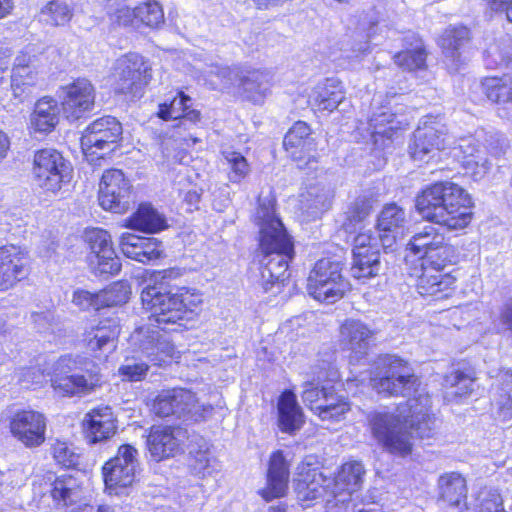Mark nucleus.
Here are the masks:
<instances>
[{"label": "nucleus", "mask_w": 512, "mask_h": 512, "mask_svg": "<svg viewBox=\"0 0 512 512\" xmlns=\"http://www.w3.org/2000/svg\"><path fill=\"white\" fill-rule=\"evenodd\" d=\"M377 374L370 379L372 388L384 397L414 396L398 404L402 412L375 411L368 418V429L376 443L386 453L407 458L414 452L416 439L430 445L438 435L437 417L433 412L432 397L419 393L420 376L411 372L410 362L395 354H380L376 359Z\"/></svg>", "instance_id": "nucleus-1"}, {"label": "nucleus", "mask_w": 512, "mask_h": 512, "mask_svg": "<svg viewBox=\"0 0 512 512\" xmlns=\"http://www.w3.org/2000/svg\"><path fill=\"white\" fill-rule=\"evenodd\" d=\"M407 249L418 256L417 263L410 268L417 293L430 302L452 298L458 289L459 269L446 271V268L460 262L458 248L445 241L437 228L425 226L411 236Z\"/></svg>", "instance_id": "nucleus-2"}, {"label": "nucleus", "mask_w": 512, "mask_h": 512, "mask_svg": "<svg viewBox=\"0 0 512 512\" xmlns=\"http://www.w3.org/2000/svg\"><path fill=\"white\" fill-rule=\"evenodd\" d=\"M183 274L184 270L179 267L155 271L152 281L140 293L142 309L158 328L184 326L195 320L202 310L204 299L200 290L190 286L171 287V281Z\"/></svg>", "instance_id": "nucleus-3"}, {"label": "nucleus", "mask_w": 512, "mask_h": 512, "mask_svg": "<svg viewBox=\"0 0 512 512\" xmlns=\"http://www.w3.org/2000/svg\"><path fill=\"white\" fill-rule=\"evenodd\" d=\"M415 211L422 220L448 232H463L475 218V202L471 194L451 180L434 181L416 194Z\"/></svg>", "instance_id": "nucleus-4"}, {"label": "nucleus", "mask_w": 512, "mask_h": 512, "mask_svg": "<svg viewBox=\"0 0 512 512\" xmlns=\"http://www.w3.org/2000/svg\"><path fill=\"white\" fill-rule=\"evenodd\" d=\"M258 251L262 256V292L275 297L288 285L289 266L295 257L294 241L281 220H274L272 224L260 227Z\"/></svg>", "instance_id": "nucleus-5"}, {"label": "nucleus", "mask_w": 512, "mask_h": 512, "mask_svg": "<svg viewBox=\"0 0 512 512\" xmlns=\"http://www.w3.org/2000/svg\"><path fill=\"white\" fill-rule=\"evenodd\" d=\"M315 375V380L303 383V403L321 421L337 423L344 420L352 408L348 397L336 395L334 385H320L321 382H340L339 370L330 363H323L317 366Z\"/></svg>", "instance_id": "nucleus-6"}, {"label": "nucleus", "mask_w": 512, "mask_h": 512, "mask_svg": "<svg viewBox=\"0 0 512 512\" xmlns=\"http://www.w3.org/2000/svg\"><path fill=\"white\" fill-rule=\"evenodd\" d=\"M49 381L53 391L62 397L88 395L100 388V368L88 357L61 355L52 365Z\"/></svg>", "instance_id": "nucleus-7"}, {"label": "nucleus", "mask_w": 512, "mask_h": 512, "mask_svg": "<svg viewBox=\"0 0 512 512\" xmlns=\"http://www.w3.org/2000/svg\"><path fill=\"white\" fill-rule=\"evenodd\" d=\"M122 135V124L117 118L105 115L93 120L79 139L84 159L91 165H101L120 147Z\"/></svg>", "instance_id": "nucleus-8"}, {"label": "nucleus", "mask_w": 512, "mask_h": 512, "mask_svg": "<svg viewBox=\"0 0 512 512\" xmlns=\"http://www.w3.org/2000/svg\"><path fill=\"white\" fill-rule=\"evenodd\" d=\"M138 450L131 444L118 446L116 454L101 467L104 492L109 496H129L137 486Z\"/></svg>", "instance_id": "nucleus-9"}, {"label": "nucleus", "mask_w": 512, "mask_h": 512, "mask_svg": "<svg viewBox=\"0 0 512 512\" xmlns=\"http://www.w3.org/2000/svg\"><path fill=\"white\" fill-rule=\"evenodd\" d=\"M72 171L70 162L55 148H40L33 154L32 178L44 193H58L71 181Z\"/></svg>", "instance_id": "nucleus-10"}, {"label": "nucleus", "mask_w": 512, "mask_h": 512, "mask_svg": "<svg viewBox=\"0 0 512 512\" xmlns=\"http://www.w3.org/2000/svg\"><path fill=\"white\" fill-rule=\"evenodd\" d=\"M114 75L115 94L139 98L153 79V68L142 54L128 52L116 60Z\"/></svg>", "instance_id": "nucleus-11"}, {"label": "nucleus", "mask_w": 512, "mask_h": 512, "mask_svg": "<svg viewBox=\"0 0 512 512\" xmlns=\"http://www.w3.org/2000/svg\"><path fill=\"white\" fill-rule=\"evenodd\" d=\"M342 270L340 262L329 258L316 261L308 276L309 295L320 302L333 303L340 300L348 289Z\"/></svg>", "instance_id": "nucleus-12"}, {"label": "nucleus", "mask_w": 512, "mask_h": 512, "mask_svg": "<svg viewBox=\"0 0 512 512\" xmlns=\"http://www.w3.org/2000/svg\"><path fill=\"white\" fill-rule=\"evenodd\" d=\"M82 237L89 249L86 261L92 273L100 276H114L121 271L120 258L113 248L112 237L107 230L88 227L83 231Z\"/></svg>", "instance_id": "nucleus-13"}, {"label": "nucleus", "mask_w": 512, "mask_h": 512, "mask_svg": "<svg viewBox=\"0 0 512 512\" xmlns=\"http://www.w3.org/2000/svg\"><path fill=\"white\" fill-rule=\"evenodd\" d=\"M37 61V53L28 47L20 50L11 60L9 87L12 97L18 103L30 100L38 88L40 71Z\"/></svg>", "instance_id": "nucleus-14"}, {"label": "nucleus", "mask_w": 512, "mask_h": 512, "mask_svg": "<svg viewBox=\"0 0 512 512\" xmlns=\"http://www.w3.org/2000/svg\"><path fill=\"white\" fill-rule=\"evenodd\" d=\"M331 484L330 477L324 474L315 456H306L298 464L294 478V492L300 502L310 505L316 499L328 494Z\"/></svg>", "instance_id": "nucleus-15"}, {"label": "nucleus", "mask_w": 512, "mask_h": 512, "mask_svg": "<svg viewBox=\"0 0 512 512\" xmlns=\"http://www.w3.org/2000/svg\"><path fill=\"white\" fill-rule=\"evenodd\" d=\"M8 429L11 436L25 448H38L46 441L47 417L39 410L21 408L9 416Z\"/></svg>", "instance_id": "nucleus-16"}, {"label": "nucleus", "mask_w": 512, "mask_h": 512, "mask_svg": "<svg viewBox=\"0 0 512 512\" xmlns=\"http://www.w3.org/2000/svg\"><path fill=\"white\" fill-rule=\"evenodd\" d=\"M60 107L69 122H75L91 115L96 103V89L85 77H78L61 86Z\"/></svg>", "instance_id": "nucleus-17"}, {"label": "nucleus", "mask_w": 512, "mask_h": 512, "mask_svg": "<svg viewBox=\"0 0 512 512\" xmlns=\"http://www.w3.org/2000/svg\"><path fill=\"white\" fill-rule=\"evenodd\" d=\"M186 430L179 425L158 424L147 430L145 447L151 459L162 462L183 452Z\"/></svg>", "instance_id": "nucleus-18"}, {"label": "nucleus", "mask_w": 512, "mask_h": 512, "mask_svg": "<svg viewBox=\"0 0 512 512\" xmlns=\"http://www.w3.org/2000/svg\"><path fill=\"white\" fill-rule=\"evenodd\" d=\"M338 345L351 363L366 358L375 345L376 331L359 319L348 318L339 325Z\"/></svg>", "instance_id": "nucleus-19"}, {"label": "nucleus", "mask_w": 512, "mask_h": 512, "mask_svg": "<svg viewBox=\"0 0 512 512\" xmlns=\"http://www.w3.org/2000/svg\"><path fill=\"white\" fill-rule=\"evenodd\" d=\"M132 190V184L122 170L116 168L106 169L99 181V205L104 210L122 213L127 208L126 205Z\"/></svg>", "instance_id": "nucleus-20"}, {"label": "nucleus", "mask_w": 512, "mask_h": 512, "mask_svg": "<svg viewBox=\"0 0 512 512\" xmlns=\"http://www.w3.org/2000/svg\"><path fill=\"white\" fill-rule=\"evenodd\" d=\"M198 406L196 394L189 389L173 387L160 390L150 402L151 413L159 418H184Z\"/></svg>", "instance_id": "nucleus-21"}, {"label": "nucleus", "mask_w": 512, "mask_h": 512, "mask_svg": "<svg viewBox=\"0 0 512 512\" xmlns=\"http://www.w3.org/2000/svg\"><path fill=\"white\" fill-rule=\"evenodd\" d=\"M312 134L310 124L297 120L284 135L283 148L299 169L309 168L311 164L318 163V157L311 154L316 151V142Z\"/></svg>", "instance_id": "nucleus-22"}, {"label": "nucleus", "mask_w": 512, "mask_h": 512, "mask_svg": "<svg viewBox=\"0 0 512 512\" xmlns=\"http://www.w3.org/2000/svg\"><path fill=\"white\" fill-rule=\"evenodd\" d=\"M30 269V257L23 247L12 243L0 245V292L25 280Z\"/></svg>", "instance_id": "nucleus-23"}, {"label": "nucleus", "mask_w": 512, "mask_h": 512, "mask_svg": "<svg viewBox=\"0 0 512 512\" xmlns=\"http://www.w3.org/2000/svg\"><path fill=\"white\" fill-rule=\"evenodd\" d=\"M375 229L382 247L392 248L403 240L408 232L405 209L396 202L384 204L377 214Z\"/></svg>", "instance_id": "nucleus-24"}, {"label": "nucleus", "mask_w": 512, "mask_h": 512, "mask_svg": "<svg viewBox=\"0 0 512 512\" xmlns=\"http://www.w3.org/2000/svg\"><path fill=\"white\" fill-rule=\"evenodd\" d=\"M471 41V29L464 24L449 25L438 36L436 43L450 73L458 72L466 64L463 50Z\"/></svg>", "instance_id": "nucleus-25"}, {"label": "nucleus", "mask_w": 512, "mask_h": 512, "mask_svg": "<svg viewBox=\"0 0 512 512\" xmlns=\"http://www.w3.org/2000/svg\"><path fill=\"white\" fill-rule=\"evenodd\" d=\"M290 466L283 450L277 449L270 454L267 463L266 483L258 491L259 496L265 502L287 496L290 484Z\"/></svg>", "instance_id": "nucleus-26"}, {"label": "nucleus", "mask_w": 512, "mask_h": 512, "mask_svg": "<svg viewBox=\"0 0 512 512\" xmlns=\"http://www.w3.org/2000/svg\"><path fill=\"white\" fill-rule=\"evenodd\" d=\"M81 428L88 444L103 443L118 433V419L110 406L99 405L85 414Z\"/></svg>", "instance_id": "nucleus-27"}, {"label": "nucleus", "mask_w": 512, "mask_h": 512, "mask_svg": "<svg viewBox=\"0 0 512 512\" xmlns=\"http://www.w3.org/2000/svg\"><path fill=\"white\" fill-rule=\"evenodd\" d=\"M119 335L120 328L114 319H101L96 325L84 330L81 345L85 353L92 359H104L106 358V348L114 346Z\"/></svg>", "instance_id": "nucleus-28"}, {"label": "nucleus", "mask_w": 512, "mask_h": 512, "mask_svg": "<svg viewBox=\"0 0 512 512\" xmlns=\"http://www.w3.org/2000/svg\"><path fill=\"white\" fill-rule=\"evenodd\" d=\"M155 115L164 122L178 121L173 125L174 129L179 128L183 120L198 124L202 118L200 110L193 108L192 98L182 89H177L172 98L159 103Z\"/></svg>", "instance_id": "nucleus-29"}, {"label": "nucleus", "mask_w": 512, "mask_h": 512, "mask_svg": "<svg viewBox=\"0 0 512 512\" xmlns=\"http://www.w3.org/2000/svg\"><path fill=\"white\" fill-rule=\"evenodd\" d=\"M438 500L445 508L455 512L468 510V485L466 478L459 472H446L437 481Z\"/></svg>", "instance_id": "nucleus-30"}, {"label": "nucleus", "mask_w": 512, "mask_h": 512, "mask_svg": "<svg viewBox=\"0 0 512 512\" xmlns=\"http://www.w3.org/2000/svg\"><path fill=\"white\" fill-rule=\"evenodd\" d=\"M477 380L475 367L466 359L452 362L451 369L443 375L442 386L452 391V398L463 400L472 395Z\"/></svg>", "instance_id": "nucleus-31"}, {"label": "nucleus", "mask_w": 512, "mask_h": 512, "mask_svg": "<svg viewBox=\"0 0 512 512\" xmlns=\"http://www.w3.org/2000/svg\"><path fill=\"white\" fill-rule=\"evenodd\" d=\"M272 78L263 69H250L238 78L236 95L243 102L261 105L270 94Z\"/></svg>", "instance_id": "nucleus-32"}, {"label": "nucleus", "mask_w": 512, "mask_h": 512, "mask_svg": "<svg viewBox=\"0 0 512 512\" xmlns=\"http://www.w3.org/2000/svg\"><path fill=\"white\" fill-rule=\"evenodd\" d=\"M346 99L343 83L334 78H326L318 83L309 96L308 104L314 113L329 115L336 111Z\"/></svg>", "instance_id": "nucleus-33"}, {"label": "nucleus", "mask_w": 512, "mask_h": 512, "mask_svg": "<svg viewBox=\"0 0 512 512\" xmlns=\"http://www.w3.org/2000/svg\"><path fill=\"white\" fill-rule=\"evenodd\" d=\"M123 255L137 262L147 264L163 257L162 242L154 237L123 233L119 240Z\"/></svg>", "instance_id": "nucleus-34"}, {"label": "nucleus", "mask_w": 512, "mask_h": 512, "mask_svg": "<svg viewBox=\"0 0 512 512\" xmlns=\"http://www.w3.org/2000/svg\"><path fill=\"white\" fill-rule=\"evenodd\" d=\"M405 129L397 114L389 109L374 112L368 119V131L374 145L384 148L390 145Z\"/></svg>", "instance_id": "nucleus-35"}, {"label": "nucleus", "mask_w": 512, "mask_h": 512, "mask_svg": "<svg viewBox=\"0 0 512 512\" xmlns=\"http://www.w3.org/2000/svg\"><path fill=\"white\" fill-rule=\"evenodd\" d=\"M305 424V415L297 396L291 389H284L277 399V426L283 433L295 434Z\"/></svg>", "instance_id": "nucleus-36"}, {"label": "nucleus", "mask_w": 512, "mask_h": 512, "mask_svg": "<svg viewBox=\"0 0 512 512\" xmlns=\"http://www.w3.org/2000/svg\"><path fill=\"white\" fill-rule=\"evenodd\" d=\"M49 455L54 465L64 471H79L83 466V450L72 440L64 437L52 439Z\"/></svg>", "instance_id": "nucleus-37"}, {"label": "nucleus", "mask_w": 512, "mask_h": 512, "mask_svg": "<svg viewBox=\"0 0 512 512\" xmlns=\"http://www.w3.org/2000/svg\"><path fill=\"white\" fill-rule=\"evenodd\" d=\"M446 148L444 134L432 127L417 129L409 144V155L413 160H423Z\"/></svg>", "instance_id": "nucleus-38"}, {"label": "nucleus", "mask_w": 512, "mask_h": 512, "mask_svg": "<svg viewBox=\"0 0 512 512\" xmlns=\"http://www.w3.org/2000/svg\"><path fill=\"white\" fill-rule=\"evenodd\" d=\"M479 89L491 104L512 105V72L482 77L479 81Z\"/></svg>", "instance_id": "nucleus-39"}, {"label": "nucleus", "mask_w": 512, "mask_h": 512, "mask_svg": "<svg viewBox=\"0 0 512 512\" xmlns=\"http://www.w3.org/2000/svg\"><path fill=\"white\" fill-rule=\"evenodd\" d=\"M60 104L51 96L39 98L30 115V126L34 132L49 134L59 123Z\"/></svg>", "instance_id": "nucleus-40"}, {"label": "nucleus", "mask_w": 512, "mask_h": 512, "mask_svg": "<svg viewBox=\"0 0 512 512\" xmlns=\"http://www.w3.org/2000/svg\"><path fill=\"white\" fill-rule=\"evenodd\" d=\"M366 470L359 460L350 459L342 463L333 479L335 489L332 494L347 493L349 495L362 489Z\"/></svg>", "instance_id": "nucleus-41"}, {"label": "nucleus", "mask_w": 512, "mask_h": 512, "mask_svg": "<svg viewBox=\"0 0 512 512\" xmlns=\"http://www.w3.org/2000/svg\"><path fill=\"white\" fill-rule=\"evenodd\" d=\"M82 489V482L76 476L61 474L50 483L49 495L56 508H67L78 501Z\"/></svg>", "instance_id": "nucleus-42"}, {"label": "nucleus", "mask_w": 512, "mask_h": 512, "mask_svg": "<svg viewBox=\"0 0 512 512\" xmlns=\"http://www.w3.org/2000/svg\"><path fill=\"white\" fill-rule=\"evenodd\" d=\"M126 226L151 234L168 228L166 218L149 203L139 204L136 210L127 218Z\"/></svg>", "instance_id": "nucleus-43"}, {"label": "nucleus", "mask_w": 512, "mask_h": 512, "mask_svg": "<svg viewBox=\"0 0 512 512\" xmlns=\"http://www.w3.org/2000/svg\"><path fill=\"white\" fill-rule=\"evenodd\" d=\"M353 252L352 276L356 279H369L377 276L380 269L378 248Z\"/></svg>", "instance_id": "nucleus-44"}, {"label": "nucleus", "mask_w": 512, "mask_h": 512, "mask_svg": "<svg viewBox=\"0 0 512 512\" xmlns=\"http://www.w3.org/2000/svg\"><path fill=\"white\" fill-rule=\"evenodd\" d=\"M428 51L423 43L414 48H404L393 56L394 63L401 69L409 72L425 70L427 68Z\"/></svg>", "instance_id": "nucleus-45"}, {"label": "nucleus", "mask_w": 512, "mask_h": 512, "mask_svg": "<svg viewBox=\"0 0 512 512\" xmlns=\"http://www.w3.org/2000/svg\"><path fill=\"white\" fill-rule=\"evenodd\" d=\"M372 211L373 203L370 198L360 197L355 199L346 212V217L342 224L343 230L348 234L355 233L371 215Z\"/></svg>", "instance_id": "nucleus-46"}, {"label": "nucleus", "mask_w": 512, "mask_h": 512, "mask_svg": "<svg viewBox=\"0 0 512 512\" xmlns=\"http://www.w3.org/2000/svg\"><path fill=\"white\" fill-rule=\"evenodd\" d=\"M103 309L125 305L132 294L131 285L126 280L114 281L99 290Z\"/></svg>", "instance_id": "nucleus-47"}, {"label": "nucleus", "mask_w": 512, "mask_h": 512, "mask_svg": "<svg viewBox=\"0 0 512 512\" xmlns=\"http://www.w3.org/2000/svg\"><path fill=\"white\" fill-rule=\"evenodd\" d=\"M41 15L52 26H65L73 17V9L60 0H50L41 8Z\"/></svg>", "instance_id": "nucleus-48"}, {"label": "nucleus", "mask_w": 512, "mask_h": 512, "mask_svg": "<svg viewBox=\"0 0 512 512\" xmlns=\"http://www.w3.org/2000/svg\"><path fill=\"white\" fill-rule=\"evenodd\" d=\"M134 15L149 28H158L165 22L162 6L155 0L140 3L135 7Z\"/></svg>", "instance_id": "nucleus-49"}, {"label": "nucleus", "mask_w": 512, "mask_h": 512, "mask_svg": "<svg viewBox=\"0 0 512 512\" xmlns=\"http://www.w3.org/2000/svg\"><path fill=\"white\" fill-rule=\"evenodd\" d=\"M222 156L229 167L228 179L230 182L238 184L249 175L250 163L241 152L223 151Z\"/></svg>", "instance_id": "nucleus-50"}, {"label": "nucleus", "mask_w": 512, "mask_h": 512, "mask_svg": "<svg viewBox=\"0 0 512 512\" xmlns=\"http://www.w3.org/2000/svg\"><path fill=\"white\" fill-rule=\"evenodd\" d=\"M453 150L455 157L463 168L468 169L478 166L479 149L474 142L462 139L457 146L453 147Z\"/></svg>", "instance_id": "nucleus-51"}, {"label": "nucleus", "mask_w": 512, "mask_h": 512, "mask_svg": "<svg viewBox=\"0 0 512 512\" xmlns=\"http://www.w3.org/2000/svg\"><path fill=\"white\" fill-rule=\"evenodd\" d=\"M99 291L90 292L85 289H77L73 292L72 303L81 311L103 310Z\"/></svg>", "instance_id": "nucleus-52"}, {"label": "nucleus", "mask_w": 512, "mask_h": 512, "mask_svg": "<svg viewBox=\"0 0 512 512\" xmlns=\"http://www.w3.org/2000/svg\"><path fill=\"white\" fill-rule=\"evenodd\" d=\"M257 217L259 219L258 224L261 226L270 225L274 220H280L276 215V198L274 195L266 199L257 198Z\"/></svg>", "instance_id": "nucleus-53"}, {"label": "nucleus", "mask_w": 512, "mask_h": 512, "mask_svg": "<svg viewBox=\"0 0 512 512\" xmlns=\"http://www.w3.org/2000/svg\"><path fill=\"white\" fill-rule=\"evenodd\" d=\"M156 360L159 365H167L172 362H178L180 359V351L176 348V346L170 342H159L156 345Z\"/></svg>", "instance_id": "nucleus-54"}, {"label": "nucleus", "mask_w": 512, "mask_h": 512, "mask_svg": "<svg viewBox=\"0 0 512 512\" xmlns=\"http://www.w3.org/2000/svg\"><path fill=\"white\" fill-rule=\"evenodd\" d=\"M497 405L500 412L512 411V379L504 380L498 384Z\"/></svg>", "instance_id": "nucleus-55"}, {"label": "nucleus", "mask_w": 512, "mask_h": 512, "mask_svg": "<svg viewBox=\"0 0 512 512\" xmlns=\"http://www.w3.org/2000/svg\"><path fill=\"white\" fill-rule=\"evenodd\" d=\"M148 370L149 366L146 363L141 362L122 365L119 368V374L128 381L136 382L143 380L147 375Z\"/></svg>", "instance_id": "nucleus-56"}, {"label": "nucleus", "mask_w": 512, "mask_h": 512, "mask_svg": "<svg viewBox=\"0 0 512 512\" xmlns=\"http://www.w3.org/2000/svg\"><path fill=\"white\" fill-rule=\"evenodd\" d=\"M491 15H503L512 23V0H484Z\"/></svg>", "instance_id": "nucleus-57"}, {"label": "nucleus", "mask_w": 512, "mask_h": 512, "mask_svg": "<svg viewBox=\"0 0 512 512\" xmlns=\"http://www.w3.org/2000/svg\"><path fill=\"white\" fill-rule=\"evenodd\" d=\"M377 248L376 243L374 242V236L371 231H362L359 230L353 239V249L352 251L359 250H369Z\"/></svg>", "instance_id": "nucleus-58"}, {"label": "nucleus", "mask_w": 512, "mask_h": 512, "mask_svg": "<svg viewBox=\"0 0 512 512\" xmlns=\"http://www.w3.org/2000/svg\"><path fill=\"white\" fill-rule=\"evenodd\" d=\"M12 49L0 46V88L6 83L7 72L12 60Z\"/></svg>", "instance_id": "nucleus-59"}, {"label": "nucleus", "mask_w": 512, "mask_h": 512, "mask_svg": "<svg viewBox=\"0 0 512 512\" xmlns=\"http://www.w3.org/2000/svg\"><path fill=\"white\" fill-rule=\"evenodd\" d=\"M183 203L186 205L187 212H194L198 210L201 201V193L196 189L188 190L184 193Z\"/></svg>", "instance_id": "nucleus-60"}, {"label": "nucleus", "mask_w": 512, "mask_h": 512, "mask_svg": "<svg viewBox=\"0 0 512 512\" xmlns=\"http://www.w3.org/2000/svg\"><path fill=\"white\" fill-rule=\"evenodd\" d=\"M487 512H506L503 507V501L499 494L492 493L489 499H485L482 504Z\"/></svg>", "instance_id": "nucleus-61"}, {"label": "nucleus", "mask_w": 512, "mask_h": 512, "mask_svg": "<svg viewBox=\"0 0 512 512\" xmlns=\"http://www.w3.org/2000/svg\"><path fill=\"white\" fill-rule=\"evenodd\" d=\"M502 323L512 333V297L505 303L500 313Z\"/></svg>", "instance_id": "nucleus-62"}, {"label": "nucleus", "mask_w": 512, "mask_h": 512, "mask_svg": "<svg viewBox=\"0 0 512 512\" xmlns=\"http://www.w3.org/2000/svg\"><path fill=\"white\" fill-rule=\"evenodd\" d=\"M15 8V0H0V21L12 16Z\"/></svg>", "instance_id": "nucleus-63"}, {"label": "nucleus", "mask_w": 512, "mask_h": 512, "mask_svg": "<svg viewBox=\"0 0 512 512\" xmlns=\"http://www.w3.org/2000/svg\"><path fill=\"white\" fill-rule=\"evenodd\" d=\"M11 142L8 135L0 129V162L6 158L10 150Z\"/></svg>", "instance_id": "nucleus-64"}]
</instances>
